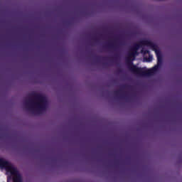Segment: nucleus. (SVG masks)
<instances>
[{"label": "nucleus", "mask_w": 182, "mask_h": 182, "mask_svg": "<svg viewBox=\"0 0 182 182\" xmlns=\"http://www.w3.org/2000/svg\"><path fill=\"white\" fill-rule=\"evenodd\" d=\"M114 95L117 97H119L122 96V90L114 91Z\"/></svg>", "instance_id": "obj_7"}, {"label": "nucleus", "mask_w": 182, "mask_h": 182, "mask_svg": "<svg viewBox=\"0 0 182 182\" xmlns=\"http://www.w3.org/2000/svg\"><path fill=\"white\" fill-rule=\"evenodd\" d=\"M102 59H106V58H102Z\"/></svg>", "instance_id": "obj_16"}, {"label": "nucleus", "mask_w": 182, "mask_h": 182, "mask_svg": "<svg viewBox=\"0 0 182 182\" xmlns=\"http://www.w3.org/2000/svg\"><path fill=\"white\" fill-rule=\"evenodd\" d=\"M106 48L108 49H113L114 50H116L117 49V46L114 43H109Z\"/></svg>", "instance_id": "obj_6"}, {"label": "nucleus", "mask_w": 182, "mask_h": 182, "mask_svg": "<svg viewBox=\"0 0 182 182\" xmlns=\"http://www.w3.org/2000/svg\"><path fill=\"white\" fill-rule=\"evenodd\" d=\"M127 58H129V59H134V58H136V54H134V53H132L130 52L129 54H128V57Z\"/></svg>", "instance_id": "obj_8"}, {"label": "nucleus", "mask_w": 182, "mask_h": 182, "mask_svg": "<svg viewBox=\"0 0 182 182\" xmlns=\"http://www.w3.org/2000/svg\"><path fill=\"white\" fill-rule=\"evenodd\" d=\"M133 60H134V59H131L130 58H126V64L129 70L134 75H138V76H146V70L143 68L137 67V65H134Z\"/></svg>", "instance_id": "obj_3"}, {"label": "nucleus", "mask_w": 182, "mask_h": 182, "mask_svg": "<svg viewBox=\"0 0 182 182\" xmlns=\"http://www.w3.org/2000/svg\"><path fill=\"white\" fill-rule=\"evenodd\" d=\"M155 52L156 53L157 65L149 70H145V76H152V75H154L159 70V68H161V65H163V57L157 53V48H156Z\"/></svg>", "instance_id": "obj_4"}, {"label": "nucleus", "mask_w": 182, "mask_h": 182, "mask_svg": "<svg viewBox=\"0 0 182 182\" xmlns=\"http://www.w3.org/2000/svg\"><path fill=\"white\" fill-rule=\"evenodd\" d=\"M0 182H22L19 171L2 158H0Z\"/></svg>", "instance_id": "obj_1"}, {"label": "nucleus", "mask_w": 182, "mask_h": 182, "mask_svg": "<svg viewBox=\"0 0 182 182\" xmlns=\"http://www.w3.org/2000/svg\"><path fill=\"white\" fill-rule=\"evenodd\" d=\"M130 50H131V53H134V55H136V53H137V50L136 48H134V47H132Z\"/></svg>", "instance_id": "obj_9"}, {"label": "nucleus", "mask_w": 182, "mask_h": 182, "mask_svg": "<svg viewBox=\"0 0 182 182\" xmlns=\"http://www.w3.org/2000/svg\"><path fill=\"white\" fill-rule=\"evenodd\" d=\"M147 46L148 48H151L152 50H156V48H157V45H156L154 43L151 42L149 40H143L139 42V43H135L132 47H134L136 51L141 48V46Z\"/></svg>", "instance_id": "obj_5"}, {"label": "nucleus", "mask_w": 182, "mask_h": 182, "mask_svg": "<svg viewBox=\"0 0 182 182\" xmlns=\"http://www.w3.org/2000/svg\"><path fill=\"white\" fill-rule=\"evenodd\" d=\"M153 60V55H149V58L146 59V62H151Z\"/></svg>", "instance_id": "obj_10"}, {"label": "nucleus", "mask_w": 182, "mask_h": 182, "mask_svg": "<svg viewBox=\"0 0 182 182\" xmlns=\"http://www.w3.org/2000/svg\"><path fill=\"white\" fill-rule=\"evenodd\" d=\"M144 55H147V54L150 53V50H144Z\"/></svg>", "instance_id": "obj_11"}, {"label": "nucleus", "mask_w": 182, "mask_h": 182, "mask_svg": "<svg viewBox=\"0 0 182 182\" xmlns=\"http://www.w3.org/2000/svg\"><path fill=\"white\" fill-rule=\"evenodd\" d=\"M122 87L125 88V87H126V85H123Z\"/></svg>", "instance_id": "obj_15"}, {"label": "nucleus", "mask_w": 182, "mask_h": 182, "mask_svg": "<svg viewBox=\"0 0 182 182\" xmlns=\"http://www.w3.org/2000/svg\"><path fill=\"white\" fill-rule=\"evenodd\" d=\"M118 56H119V55L117 54V55H115L114 59H116Z\"/></svg>", "instance_id": "obj_14"}, {"label": "nucleus", "mask_w": 182, "mask_h": 182, "mask_svg": "<svg viewBox=\"0 0 182 182\" xmlns=\"http://www.w3.org/2000/svg\"><path fill=\"white\" fill-rule=\"evenodd\" d=\"M93 41H95V42H97V38L94 37V38H93Z\"/></svg>", "instance_id": "obj_12"}, {"label": "nucleus", "mask_w": 182, "mask_h": 182, "mask_svg": "<svg viewBox=\"0 0 182 182\" xmlns=\"http://www.w3.org/2000/svg\"><path fill=\"white\" fill-rule=\"evenodd\" d=\"M104 65H107V63H105Z\"/></svg>", "instance_id": "obj_17"}, {"label": "nucleus", "mask_w": 182, "mask_h": 182, "mask_svg": "<svg viewBox=\"0 0 182 182\" xmlns=\"http://www.w3.org/2000/svg\"><path fill=\"white\" fill-rule=\"evenodd\" d=\"M100 36H103V35H100Z\"/></svg>", "instance_id": "obj_18"}, {"label": "nucleus", "mask_w": 182, "mask_h": 182, "mask_svg": "<svg viewBox=\"0 0 182 182\" xmlns=\"http://www.w3.org/2000/svg\"><path fill=\"white\" fill-rule=\"evenodd\" d=\"M31 97L36 100V102L29 98V100L24 102L26 107L31 112L32 114H40L44 110H46V97L42 94L33 92L30 95Z\"/></svg>", "instance_id": "obj_2"}, {"label": "nucleus", "mask_w": 182, "mask_h": 182, "mask_svg": "<svg viewBox=\"0 0 182 182\" xmlns=\"http://www.w3.org/2000/svg\"><path fill=\"white\" fill-rule=\"evenodd\" d=\"M122 97H124V99H127V97H126L125 95L122 96Z\"/></svg>", "instance_id": "obj_13"}]
</instances>
